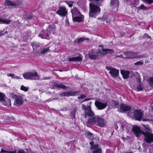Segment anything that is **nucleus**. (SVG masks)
Returning a JSON list of instances; mask_svg holds the SVG:
<instances>
[{"mask_svg":"<svg viewBox=\"0 0 153 153\" xmlns=\"http://www.w3.org/2000/svg\"><path fill=\"white\" fill-rule=\"evenodd\" d=\"M132 131L137 137L142 133L144 136V140L147 143H150L153 142V134L151 133L149 128L145 127V129L141 132L139 127L135 126L133 127Z\"/></svg>","mask_w":153,"mask_h":153,"instance_id":"f257e3e1","label":"nucleus"},{"mask_svg":"<svg viewBox=\"0 0 153 153\" xmlns=\"http://www.w3.org/2000/svg\"><path fill=\"white\" fill-rule=\"evenodd\" d=\"M87 123L90 124L94 123L100 127H103L105 125L104 119L97 116L89 118Z\"/></svg>","mask_w":153,"mask_h":153,"instance_id":"f03ea898","label":"nucleus"},{"mask_svg":"<svg viewBox=\"0 0 153 153\" xmlns=\"http://www.w3.org/2000/svg\"><path fill=\"white\" fill-rule=\"evenodd\" d=\"M100 11V8L94 4H89V16L90 17L95 18L99 14Z\"/></svg>","mask_w":153,"mask_h":153,"instance_id":"7ed1b4c3","label":"nucleus"},{"mask_svg":"<svg viewBox=\"0 0 153 153\" xmlns=\"http://www.w3.org/2000/svg\"><path fill=\"white\" fill-rule=\"evenodd\" d=\"M24 77L26 79L32 80H39V76L35 71L28 72L23 74Z\"/></svg>","mask_w":153,"mask_h":153,"instance_id":"20e7f679","label":"nucleus"},{"mask_svg":"<svg viewBox=\"0 0 153 153\" xmlns=\"http://www.w3.org/2000/svg\"><path fill=\"white\" fill-rule=\"evenodd\" d=\"M82 107L85 111V118H87L88 117H93L94 116V114L92 111L91 106H86L85 105L82 104Z\"/></svg>","mask_w":153,"mask_h":153,"instance_id":"39448f33","label":"nucleus"},{"mask_svg":"<svg viewBox=\"0 0 153 153\" xmlns=\"http://www.w3.org/2000/svg\"><path fill=\"white\" fill-rule=\"evenodd\" d=\"M106 69L109 71V73L113 78H115L118 76L119 73L118 70L110 66H107Z\"/></svg>","mask_w":153,"mask_h":153,"instance_id":"423d86ee","label":"nucleus"},{"mask_svg":"<svg viewBox=\"0 0 153 153\" xmlns=\"http://www.w3.org/2000/svg\"><path fill=\"white\" fill-rule=\"evenodd\" d=\"M101 53V51L96 52L94 51L91 50L88 53V56L90 59H96L100 58V53Z\"/></svg>","mask_w":153,"mask_h":153,"instance_id":"0eeeda50","label":"nucleus"},{"mask_svg":"<svg viewBox=\"0 0 153 153\" xmlns=\"http://www.w3.org/2000/svg\"><path fill=\"white\" fill-rule=\"evenodd\" d=\"M134 116L136 120L140 121L143 116V114L141 110H134Z\"/></svg>","mask_w":153,"mask_h":153,"instance_id":"6e6552de","label":"nucleus"},{"mask_svg":"<svg viewBox=\"0 0 153 153\" xmlns=\"http://www.w3.org/2000/svg\"><path fill=\"white\" fill-rule=\"evenodd\" d=\"M131 108L130 106L122 104L120 105V108H118V111L123 113L129 110Z\"/></svg>","mask_w":153,"mask_h":153,"instance_id":"1a4fd4ad","label":"nucleus"},{"mask_svg":"<svg viewBox=\"0 0 153 153\" xmlns=\"http://www.w3.org/2000/svg\"><path fill=\"white\" fill-rule=\"evenodd\" d=\"M67 13V10L64 7H60L56 12V13L60 16H64Z\"/></svg>","mask_w":153,"mask_h":153,"instance_id":"9d476101","label":"nucleus"},{"mask_svg":"<svg viewBox=\"0 0 153 153\" xmlns=\"http://www.w3.org/2000/svg\"><path fill=\"white\" fill-rule=\"evenodd\" d=\"M95 104L96 106L99 110L103 109L107 106V103H103L97 100L95 102Z\"/></svg>","mask_w":153,"mask_h":153,"instance_id":"9b49d317","label":"nucleus"},{"mask_svg":"<svg viewBox=\"0 0 153 153\" xmlns=\"http://www.w3.org/2000/svg\"><path fill=\"white\" fill-rule=\"evenodd\" d=\"M23 103V99L21 96H18L14 102V105L17 106H19L22 105Z\"/></svg>","mask_w":153,"mask_h":153,"instance_id":"f8f14e48","label":"nucleus"},{"mask_svg":"<svg viewBox=\"0 0 153 153\" xmlns=\"http://www.w3.org/2000/svg\"><path fill=\"white\" fill-rule=\"evenodd\" d=\"M124 55L126 56V57L124 58V59H129L130 58L134 59V57L137 55V53L131 52L124 53Z\"/></svg>","mask_w":153,"mask_h":153,"instance_id":"ddd939ff","label":"nucleus"},{"mask_svg":"<svg viewBox=\"0 0 153 153\" xmlns=\"http://www.w3.org/2000/svg\"><path fill=\"white\" fill-rule=\"evenodd\" d=\"M50 51L49 48L47 47L46 48H44L41 51H39L36 53L37 55H39L41 54L44 55L47 52H49Z\"/></svg>","mask_w":153,"mask_h":153,"instance_id":"4468645a","label":"nucleus"},{"mask_svg":"<svg viewBox=\"0 0 153 153\" xmlns=\"http://www.w3.org/2000/svg\"><path fill=\"white\" fill-rule=\"evenodd\" d=\"M71 12L72 13V18L77 16H80V13L76 7L74 8L71 10Z\"/></svg>","mask_w":153,"mask_h":153,"instance_id":"2eb2a0df","label":"nucleus"},{"mask_svg":"<svg viewBox=\"0 0 153 153\" xmlns=\"http://www.w3.org/2000/svg\"><path fill=\"white\" fill-rule=\"evenodd\" d=\"M49 35V33L48 32V30H42L40 32V34L39 35V36H41L42 38L48 39L47 38V36Z\"/></svg>","mask_w":153,"mask_h":153,"instance_id":"dca6fc26","label":"nucleus"},{"mask_svg":"<svg viewBox=\"0 0 153 153\" xmlns=\"http://www.w3.org/2000/svg\"><path fill=\"white\" fill-rule=\"evenodd\" d=\"M110 6L112 9L117 8L119 6L118 0H111Z\"/></svg>","mask_w":153,"mask_h":153,"instance_id":"f3484780","label":"nucleus"},{"mask_svg":"<svg viewBox=\"0 0 153 153\" xmlns=\"http://www.w3.org/2000/svg\"><path fill=\"white\" fill-rule=\"evenodd\" d=\"M102 51L103 52L101 53V55L103 56H105L107 54H112L113 53L114 51L112 49H105L102 50Z\"/></svg>","mask_w":153,"mask_h":153,"instance_id":"a211bd4d","label":"nucleus"},{"mask_svg":"<svg viewBox=\"0 0 153 153\" xmlns=\"http://www.w3.org/2000/svg\"><path fill=\"white\" fill-rule=\"evenodd\" d=\"M72 18L73 21L74 22H81L83 21V16L82 15H80L75 16Z\"/></svg>","mask_w":153,"mask_h":153,"instance_id":"6ab92c4d","label":"nucleus"},{"mask_svg":"<svg viewBox=\"0 0 153 153\" xmlns=\"http://www.w3.org/2000/svg\"><path fill=\"white\" fill-rule=\"evenodd\" d=\"M121 73L124 79H126L129 77V75L130 74V72L124 70L121 71Z\"/></svg>","mask_w":153,"mask_h":153,"instance_id":"aec40b11","label":"nucleus"},{"mask_svg":"<svg viewBox=\"0 0 153 153\" xmlns=\"http://www.w3.org/2000/svg\"><path fill=\"white\" fill-rule=\"evenodd\" d=\"M4 4L5 6L14 7V1H12L9 0H6Z\"/></svg>","mask_w":153,"mask_h":153,"instance_id":"412c9836","label":"nucleus"},{"mask_svg":"<svg viewBox=\"0 0 153 153\" xmlns=\"http://www.w3.org/2000/svg\"><path fill=\"white\" fill-rule=\"evenodd\" d=\"M82 60L81 56L80 55L76 57H72L68 58V60L69 61H80Z\"/></svg>","mask_w":153,"mask_h":153,"instance_id":"4be33fe9","label":"nucleus"},{"mask_svg":"<svg viewBox=\"0 0 153 153\" xmlns=\"http://www.w3.org/2000/svg\"><path fill=\"white\" fill-rule=\"evenodd\" d=\"M2 103L4 104V105L7 106H10L11 105V100L10 99H6L5 100L4 99V100L3 101H2Z\"/></svg>","mask_w":153,"mask_h":153,"instance_id":"5701e85b","label":"nucleus"},{"mask_svg":"<svg viewBox=\"0 0 153 153\" xmlns=\"http://www.w3.org/2000/svg\"><path fill=\"white\" fill-rule=\"evenodd\" d=\"M11 21L8 19H4L0 18V24L4 23L6 24H10Z\"/></svg>","mask_w":153,"mask_h":153,"instance_id":"b1692460","label":"nucleus"},{"mask_svg":"<svg viewBox=\"0 0 153 153\" xmlns=\"http://www.w3.org/2000/svg\"><path fill=\"white\" fill-rule=\"evenodd\" d=\"M72 94V93H71V92H64L60 94V95L61 97L65 96L69 97L72 96L73 95Z\"/></svg>","mask_w":153,"mask_h":153,"instance_id":"393cba45","label":"nucleus"},{"mask_svg":"<svg viewBox=\"0 0 153 153\" xmlns=\"http://www.w3.org/2000/svg\"><path fill=\"white\" fill-rule=\"evenodd\" d=\"M86 136L88 138L90 139L93 140L94 139V137L93 136V134L89 131H87L86 133Z\"/></svg>","mask_w":153,"mask_h":153,"instance_id":"a878e982","label":"nucleus"},{"mask_svg":"<svg viewBox=\"0 0 153 153\" xmlns=\"http://www.w3.org/2000/svg\"><path fill=\"white\" fill-rule=\"evenodd\" d=\"M22 3V1H14V8L20 7Z\"/></svg>","mask_w":153,"mask_h":153,"instance_id":"bb28decb","label":"nucleus"},{"mask_svg":"<svg viewBox=\"0 0 153 153\" xmlns=\"http://www.w3.org/2000/svg\"><path fill=\"white\" fill-rule=\"evenodd\" d=\"M54 85L55 87L60 88H61L65 89L66 88V86L65 85L62 84H58L56 82L54 83Z\"/></svg>","mask_w":153,"mask_h":153,"instance_id":"cd10ccee","label":"nucleus"},{"mask_svg":"<svg viewBox=\"0 0 153 153\" xmlns=\"http://www.w3.org/2000/svg\"><path fill=\"white\" fill-rule=\"evenodd\" d=\"M89 144L91 145V149H96L98 148L99 146L98 144L94 145V142H90Z\"/></svg>","mask_w":153,"mask_h":153,"instance_id":"c85d7f7f","label":"nucleus"},{"mask_svg":"<svg viewBox=\"0 0 153 153\" xmlns=\"http://www.w3.org/2000/svg\"><path fill=\"white\" fill-rule=\"evenodd\" d=\"M148 82L149 84L152 87H153V77H149L148 80Z\"/></svg>","mask_w":153,"mask_h":153,"instance_id":"c756f323","label":"nucleus"},{"mask_svg":"<svg viewBox=\"0 0 153 153\" xmlns=\"http://www.w3.org/2000/svg\"><path fill=\"white\" fill-rule=\"evenodd\" d=\"M77 110V107L74 108L73 110L72 111L71 113V115L73 116V117L74 118L76 114V112Z\"/></svg>","mask_w":153,"mask_h":153,"instance_id":"7c9ffc66","label":"nucleus"},{"mask_svg":"<svg viewBox=\"0 0 153 153\" xmlns=\"http://www.w3.org/2000/svg\"><path fill=\"white\" fill-rule=\"evenodd\" d=\"M92 3H94H94L97 5H100L101 1H100V0H91Z\"/></svg>","mask_w":153,"mask_h":153,"instance_id":"2f4dec72","label":"nucleus"},{"mask_svg":"<svg viewBox=\"0 0 153 153\" xmlns=\"http://www.w3.org/2000/svg\"><path fill=\"white\" fill-rule=\"evenodd\" d=\"M5 95L4 93L0 92V100L1 101H3L4 100Z\"/></svg>","mask_w":153,"mask_h":153,"instance_id":"473e14b6","label":"nucleus"},{"mask_svg":"<svg viewBox=\"0 0 153 153\" xmlns=\"http://www.w3.org/2000/svg\"><path fill=\"white\" fill-rule=\"evenodd\" d=\"M85 39H86L84 38H81L76 39V40L75 41V42H78V43H79L81 42L84 41Z\"/></svg>","mask_w":153,"mask_h":153,"instance_id":"72a5a7b5","label":"nucleus"},{"mask_svg":"<svg viewBox=\"0 0 153 153\" xmlns=\"http://www.w3.org/2000/svg\"><path fill=\"white\" fill-rule=\"evenodd\" d=\"M16 150L14 151H7L1 149V152L2 153H16Z\"/></svg>","mask_w":153,"mask_h":153,"instance_id":"f704fd0d","label":"nucleus"},{"mask_svg":"<svg viewBox=\"0 0 153 153\" xmlns=\"http://www.w3.org/2000/svg\"><path fill=\"white\" fill-rule=\"evenodd\" d=\"M21 89L22 91H27L28 90V87H26L25 86H24L23 85H22L21 87Z\"/></svg>","mask_w":153,"mask_h":153,"instance_id":"c9c22d12","label":"nucleus"},{"mask_svg":"<svg viewBox=\"0 0 153 153\" xmlns=\"http://www.w3.org/2000/svg\"><path fill=\"white\" fill-rule=\"evenodd\" d=\"M80 91H77L74 92H71V93H72V96H74L76 95L77 94L80 93Z\"/></svg>","mask_w":153,"mask_h":153,"instance_id":"e433bc0d","label":"nucleus"},{"mask_svg":"<svg viewBox=\"0 0 153 153\" xmlns=\"http://www.w3.org/2000/svg\"><path fill=\"white\" fill-rule=\"evenodd\" d=\"M144 1L147 3L148 4H151L153 3V0H142Z\"/></svg>","mask_w":153,"mask_h":153,"instance_id":"4c0bfd02","label":"nucleus"},{"mask_svg":"<svg viewBox=\"0 0 153 153\" xmlns=\"http://www.w3.org/2000/svg\"><path fill=\"white\" fill-rule=\"evenodd\" d=\"M107 17V16L106 15H104V16H103V17H102V20L103 21H106V22L107 23H110V20H109V22H108V20H107V19H106V18Z\"/></svg>","mask_w":153,"mask_h":153,"instance_id":"58836bf2","label":"nucleus"},{"mask_svg":"<svg viewBox=\"0 0 153 153\" xmlns=\"http://www.w3.org/2000/svg\"><path fill=\"white\" fill-rule=\"evenodd\" d=\"M143 64V62L140 61L134 63L135 65H142Z\"/></svg>","mask_w":153,"mask_h":153,"instance_id":"ea45409f","label":"nucleus"},{"mask_svg":"<svg viewBox=\"0 0 153 153\" xmlns=\"http://www.w3.org/2000/svg\"><path fill=\"white\" fill-rule=\"evenodd\" d=\"M73 2H68L67 1L66 2V3L68 4V6L70 7H71L72 6L73 4H72V3H74Z\"/></svg>","mask_w":153,"mask_h":153,"instance_id":"a19ab883","label":"nucleus"},{"mask_svg":"<svg viewBox=\"0 0 153 153\" xmlns=\"http://www.w3.org/2000/svg\"><path fill=\"white\" fill-rule=\"evenodd\" d=\"M143 57V56L141 55H138L137 56H135L134 57V59H140Z\"/></svg>","mask_w":153,"mask_h":153,"instance_id":"79ce46f5","label":"nucleus"},{"mask_svg":"<svg viewBox=\"0 0 153 153\" xmlns=\"http://www.w3.org/2000/svg\"><path fill=\"white\" fill-rule=\"evenodd\" d=\"M139 8L140 9L146 10V7L144 6L143 4H142Z\"/></svg>","mask_w":153,"mask_h":153,"instance_id":"37998d69","label":"nucleus"},{"mask_svg":"<svg viewBox=\"0 0 153 153\" xmlns=\"http://www.w3.org/2000/svg\"><path fill=\"white\" fill-rule=\"evenodd\" d=\"M140 82L139 83V85L138 86L137 88V90L138 91L142 90V89H143L142 88V87L140 85Z\"/></svg>","mask_w":153,"mask_h":153,"instance_id":"c03bdc74","label":"nucleus"},{"mask_svg":"<svg viewBox=\"0 0 153 153\" xmlns=\"http://www.w3.org/2000/svg\"><path fill=\"white\" fill-rule=\"evenodd\" d=\"M86 96L84 95H81L80 96L78 97V99H84L85 98Z\"/></svg>","mask_w":153,"mask_h":153,"instance_id":"a18cd8bd","label":"nucleus"},{"mask_svg":"<svg viewBox=\"0 0 153 153\" xmlns=\"http://www.w3.org/2000/svg\"><path fill=\"white\" fill-rule=\"evenodd\" d=\"M7 76H11L12 78H14V77L15 76V75L12 74H7Z\"/></svg>","mask_w":153,"mask_h":153,"instance_id":"49530a36","label":"nucleus"},{"mask_svg":"<svg viewBox=\"0 0 153 153\" xmlns=\"http://www.w3.org/2000/svg\"><path fill=\"white\" fill-rule=\"evenodd\" d=\"M144 36H145L147 39H151V37L148 35L147 34L145 33L144 35Z\"/></svg>","mask_w":153,"mask_h":153,"instance_id":"de8ad7c7","label":"nucleus"},{"mask_svg":"<svg viewBox=\"0 0 153 153\" xmlns=\"http://www.w3.org/2000/svg\"><path fill=\"white\" fill-rule=\"evenodd\" d=\"M12 97L13 98L16 99L17 98V97H18V96H17L16 94H12Z\"/></svg>","mask_w":153,"mask_h":153,"instance_id":"09e8293b","label":"nucleus"},{"mask_svg":"<svg viewBox=\"0 0 153 153\" xmlns=\"http://www.w3.org/2000/svg\"><path fill=\"white\" fill-rule=\"evenodd\" d=\"M100 152V149H97L96 150H95L94 151H93V153H97V152Z\"/></svg>","mask_w":153,"mask_h":153,"instance_id":"8fccbe9b","label":"nucleus"},{"mask_svg":"<svg viewBox=\"0 0 153 153\" xmlns=\"http://www.w3.org/2000/svg\"><path fill=\"white\" fill-rule=\"evenodd\" d=\"M117 57H121V58H124V57H123V55H120V56L117 55L115 57V58H117Z\"/></svg>","mask_w":153,"mask_h":153,"instance_id":"3c124183","label":"nucleus"},{"mask_svg":"<svg viewBox=\"0 0 153 153\" xmlns=\"http://www.w3.org/2000/svg\"><path fill=\"white\" fill-rule=\"evenodd\" d=\"M7 31H6L4 33H2L1 34H0V36H2V35H3L4 34H7Z\"/></svg>","mask_w":153,"mask_h":153,"instance_id":"603ef678","label":"nucleus"},{"mask_svg":"<svg viewBox=\"0 0 153 153\" xmlns=\"http://www.w3.org/2000/svg\"><path fill=\"white\" fill-rule=\"evenodd\" d=\"M89 100V99H88V98L85 99L84 100L82 101V102H85V101H87Z\"/></svg>","mask_w":153,"mask_h":153,"instance_id":"864d4df0","label":"nucleus"},{"mask_svg":"<svg viewBox=\"0 0 153 153\" xmlns=\"http://www.w3.org/2000/svg\"><path fill=\"white\" fill-rule=\"evenodd\" d=\"M33 16H30L29 17L27 18L28 19H31L32 18Z\"/></svg>","mask_w":153,"mask_h":153,"instance_id":"5fc2aeb1","label":"nucleus"},{"mask_svg":"<svg viewBox=\"0 0 153 153\" xmlns=\"http://www.w3.org/2000/svg\"><path fill=\"white\" fill-rule=\"evenodd\" d=\"M14 78L17 79H19V77L15 75V76H14Z\"/></svg>","mask_w":153,"mask_h":153,"instance_id":"6e6d98bb","label":"nucleus"},{"mask_svg":"<svg viewBox=\"0 0 153 153\" xmlns=\"http://www.w3.org/2000/svg\"><path fill=\"white\" fill-rule=\"evenodd\" d=\"M49 79V78H48V77H45L43 78V79H42L41 80H43V79Z\"/></svg>","mask_w":153,"mask_h":153,"instance_id":"4d7b16f0","label":"nucleus"},{"mask_svg":"<svg viewBox=\"0 0 153 153\" xmlns=\"http://www.w3.org/2000/svg\"><path fill=\"white\" fill-rule=\"evenodd\" d=\"M147 119H143V121H147Z\"/></svg>","mask_w":153,"mask_h":153,"instance_id":"13d9d810","label":"nucleus"},{"mask_svg":"<svg viewBox=\"0 0 153 153\" xmlns=\"http://www.w3.org/2000/svg\"><path fill=\"white\" fill-rule=\"evenodd\" d=\"M151 110L153 111V106L152 107Z\"/></svg>","mask_w":153,"mask_h":153,"instance_id":"bf43d9fd","label":"nucleus"},{"mask_svg":"<svg viewBox=\"0 0 153 153\" xmlns=\"http://www.w3.org/2000/svg\"><path fill=\"white\" fill-rule=\"evenodd\" d=\"M33 50H34V45H33Z\"/></svg>","mask_w":153,"mask_h":153,"instance_id":"052dcab7","label":"nucleus"},{"mask_svg":"<svg viewBox=\"0 0 153 153\" xmlns=\"http://www.w3.org/2000/svg\"><path fill=\"white\" fill-rule=\"evenodd\" d=\"M53 99H54V100H57V98H54Z\"/></svg>","mask_w":153,"mask_h":153,"instance_id":"680f3d73","label":"nucleus"},{"mask_svg":"<svg viewBox=\"0 0 153 153\" xmlns=\"http://www.w3.org/2000/svg\"><path fill=\"white\" fill-rule=\"evenodd\" d=\"M65 21L66 22H68V19H66Z\"/></svg>","mask_w":153,"mask_h":153,"instance_id":"e2e57ef3","label":"nucleus"},{"mask_svg":"<svg viewBox=\"0 0 153 153\" xmlns=\"http://www.w3.org/2000/svg\"><path fill=\"white\" fill-rule=\"evenodd\" d=\"M118 126H117V127H116V129H117L118 128Z\"/></svg>","mask_w":153,"mask_h":153,"instance_id":"0e129e2a","label":"nucleus"},{"mask_svg":"<svg viewBox=\"0 0 153 153\" xmlns=\"http://www.w3.org/2000/svg\"><path fill=\"white\" fill-rule=\"evenodd\" d=\"M121 127H122L123 128V126H121Z\"/></svg>","mask_w":153,"mask_h":153,"instance_id":"69168bd1","label":"nucleus"},{"mask_svg":"<svg viewBox=\"0 0 153 153\" xmlns=\"http://www.w3.org/2000/svg\"><path fill=\"white\" fill-rule=\"evenodd\" d=\"M2 32L0 31V33H1Z\"/></svg>","mask_w":153,"mask_h":153,"instance_id":"338daca9","label":"nucleus"}]
</instances>
